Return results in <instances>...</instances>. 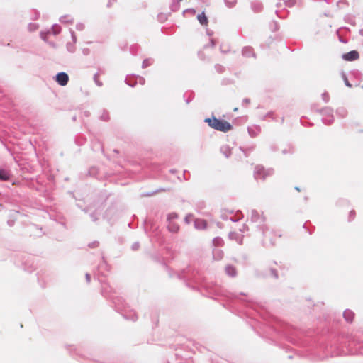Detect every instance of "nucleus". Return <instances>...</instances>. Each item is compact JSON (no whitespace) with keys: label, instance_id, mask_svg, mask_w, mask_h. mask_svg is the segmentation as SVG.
I'll return each mask as SVG.
<instances>
[{"label":"nucleus","instance_id":"nucleus-10","mask_svg":"<svg viewBox=\"0 0 363 363\" xmlns=\"http://www.w3.org/2000/svg\"><path fill=\"white\" fill-rule=\"evenodd\" d=\"M86 278L87 281L89 282L90 281V276L89 274H86Z\"/></svg>","mask_w":363,"mask_h":363},{"label":"nucleus","instance_id":"nucleus-9","mask_svg":"<svg viewBox=\"0 0 363 363\" xmlns=\"http://www.w3.org/2000/svg\"><path fill=\"white\" fill-rule=\"evenodd\" d=\"M168 228L171 232L177 233L179 230V227L177 224L172 223L168 225Z\"/></svg>","mask_w":363,"mask_h":363},{"label":"nucleus","instance_id":"nucleus-4","mask_svg":"<svg viewBox=\"0 0 363 363\" xmlns=\"http://www.w3.org/2000/svg\"><path fill=\"white\" fill-rule=\"evenodd\" d=\"M194 225L197 229L203 230L207 227V222L203 219H196L194 222Z\"/></svg>","mask_w":363,"mask_h":363},{"label":"nucleus","instance_id":"nucleus-2","mask_svg":"<svg viewBox=\"0 0 363 363\" xmlns=\"http://www.w3.org/2000/svg\"><path fill=\"white\" fill-rule=\"evenodd\" d=\"M69 81V76L65 72H60L56 75V82L60 86H65Z\"/></svg>","mask_w":363,"mask_h":363},{"label":"nucleus","instance_id":"nucleus-6","mask_svg":"<svg viewBox=\"0 0 363 363\" xmlns=\"http://www.w3.org/2000/svg\"><path fill=\"white\" fill-rule=\"evenodd\" d=\"M9 179V172L5 169H0V179L2 181H8Z\"/></svg>","mask_w":363,"mask_h":363},{"label":"nucleus","instance_id":"nucleus-8","mask_svg":"<svg viewBox=\"0 0 363 363\" xmlns=\"http://www.w3.org/2000/svg\"><path fill=\"white\" fill-rule=\"evenodd\" d=\"M197 18L201 24L202 25H207L208 23V19L206 16L205 13L203 12L198 15Z\"/></svg>","mask_w":363,"mask_h":363},{"label":"nucleus","instance_id":"nucleus-7","mask_svg":"<svg viewBox=\"0 0 363 363\" xmlns=\"http://www.w3.org/2000/svg\"><path fill=\"white\" fill-rule=\"evenodd\" d=\"M343 315L347 322L351 323L353 320L354 313L351 311H345L343 313Z\"/></svg>","mask_w":363,"mask_h":363},{"label":"nucleus","instance_id":"nucleus-3","mask_svg":"<svg viewBox=\"0 0 363 363\" xmlns=\"http://www.w3.org/2000/svg\"><path fill=\"white\" fill-rule=\"evenodd\" d=\"M359 57V52L356 50H352L342 55V58L346 61H353L357 60Z\"/></svg>","mask_w":363,"mask_h":363},{"label":"nucleus","instance_id":"nucleus-12","mask_svg":"<svg viewBox=\"0 0 363 363\" xmlns=\"http://www.w3.org/2000/svg\"><path fill=\"white\" fill-rule=\"evenodd\" d=\"M350 214L353 216H354L355 213H354V211H351Z\"/></svg>","mask_w":363,"mask_h":363},{"label":"nucleus","instance_id":"nucleus-11","mask_svg":"<svg viewBox=\"0 0 363 363\" xmlns=\"http://www.w3.org/2000/svg\"><path fill=\"white\" fill-rule=\"evenodd\" d=\"M346 85L349 87H351V84L347 81L346 82Z\"/></svg>","mask_w":363,"mask_h":363},{"label":"nucleus","instance_id":"nucleus-5","mask_svg":"<svg viewBox=\"0 0 363 363\" xmlns=\"http://www.w3.org/2000/svg\"><path fill=\"white\" fill-rule=\"evenodd\" d=\"M256 173L258 175H260L262 178H264L267 175H269V172H266V170L262 167H256Z\"/></svg>","mask_w":363,"mask_h":363},{"label":"nucleus","instance_id":"nucleus-1","mask_svg":"<svg viewBox=\"0 0 363 363\" xmlns=\"http://www.w3.org/2000/svg\"><path fill=\"white\" fill-rule=\"evenodd\" d=\"M204 121L207 123L211 128L216 130L226 133L233 129V126L230 123L224 120H219L216 117L206 118Z\"/></svg>","mask_w":363,"mask_h":363}]
</instances>
